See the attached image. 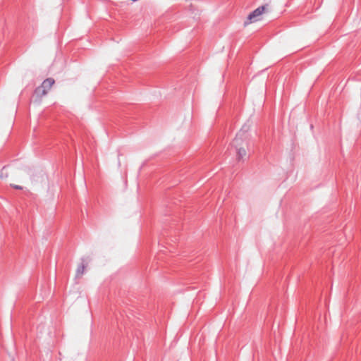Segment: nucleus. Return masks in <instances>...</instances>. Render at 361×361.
Wrapping results in <instances>:
<instances>
[{"mask_svg":"<svg viewBox=\"0 0 361 361\" xmlns=\"http://www.w3.org/2000/svg\"><path fill=\"white\" fill-rule=\"evenodd\" d=\"M11 186L15 188V189H17V190H22L23 189V187H21L20 185H11Z\"/></svg>","mask_w":361,"mask_h":361,"instance_id":"nucleus-5","label":"nucleus"},{"mask_svg":"<svg viewBox=\"0 0 361 361\" xmlns=\"http://www.w3.org/2000/svg\"><path fill=\"white\" fill-rule=\"evenodd\" d=\"M55 80L52 78H47L42 82L40 86L37 87L35 90V94L37 97L42 98L43 96L47 94L48 91L51 88Z\"/></svg>","mask_w":361,"mask_h":361,"instance_id":"nucleus-2","label":"nucleus"},{"mask_svg":"<svg viewBox=\"0 0 361 361\" xmlns=\"http://www.w3.org/2000/svg\"><path fill=\"white\" fill-rule=\"evenodd\" d=\"M82 263L80 265H79L76 270V276L77 277H81L82 274L85 273V270L87 266V263L85 262V259L84 258H82Z\"/></svg>","mask_w":361,"mask_h":361,"instance_id":"nucleus-4","label":"nucleus"},{"mask_svg":"<svg viewBox=\"0 0 361 361\" xmlns=\"http://www.w3.org/2000/svg\"><path fill=\"white\" fill-rule=\"evenodd\" d=\"M244 135V132L240 131L235 136V137L232 141L231 145L233 146L237 152L238 159H243L246 155V150L241 147L243 142H244L243 136Z\"/></svg>","mask_w":361,"mask_h":361,"instance_id":"nucleus-1","label":"nucleus"},{"mask_svg":"<svg viewBox=\"0 0 361 361\" xmlns=\"http://www.w3.org/2000/svg\"><path fill=\"white\" fill-rule=\"evenodd\" d=\"M265 8L266 6H261L251 12L248 15L247 20L244 22V25L247 26V25L258 20V17L264 12Z\"/></svg>","mask_w":361,"mask_h":361,"instance_id":"nucleus-3","label":"nucleus"}]
</instances>
